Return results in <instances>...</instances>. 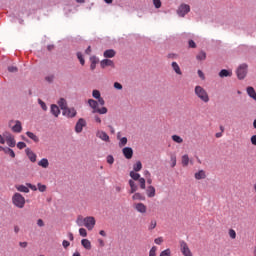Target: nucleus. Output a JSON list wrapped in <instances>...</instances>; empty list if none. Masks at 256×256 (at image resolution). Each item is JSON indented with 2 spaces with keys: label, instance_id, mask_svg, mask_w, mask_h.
<instances>
[{
  "label": "nucleus",
  "instance_id": "55",
  "mask_svg": "<svg viewBox=\"0 0 256 256\" xmlns=\"http://www.w3.org/2000/svg\"><path fill=\"white\" fill-rule=\"evenodd\" d=\"M188 45L191 49H195L197 47V44L193 40H189Z\"/></svg>",
  "mask_w": 256,
  "mask_h": 256
},
{
  "label": "nucleus",
  "instance_id": "46",
  "mask_svg": "<svg viewBox=\"0 0 256 256\" xmlns=\"http://www.w3.org/2000/svg\"><path fill=\"white\" fill-rule=\"evenodd\" d=\"M38 103L41 107V109H43V111H47V104H45V102L41 99H38Z\"/></svg>",
  "mask_w": 256,
  "mask_h": 256
},
{
  "label": "nucleus",
  "instance_id": "8",
  "mask_svg": "<svg viewBox=\"0 0 256 256\" xmlns=\"http://www.w3.org/2000/svg\"><path fill=\"white\" fill-rule=\"evenodd\" d=\"M87 126V121H85V119L80 118L76 125H75V131L76 133H81L83 131V127Z\"/></svg>",
  "mask_w": 256,
  "mask_h": 256
},
{
  "label": "nucleus",
  "instance_id": "17",
  "mask_svg": "<svg viewBox=\"0 0 256 256\" xmlns=\"http://www.w3.org/2000/svg\"><path fill=\"white\" fill-rule=\"evenodd\" d=\"M14 133H21L23 131V126H21V121L17 120L16 124L12 127Z\"/></svg>",
  "mask_w": 256,
  "mask_h": 256
},
{
  "label": "nucleus",
  "instance_id": "6",
  "mask_svg": "<svg viewBox=\"0 0 256 256\" xmlns=\"http://www.w3.org/2000/svg\"><path fill=\"white\" fill-rule=\"evenodd\" d=\"M247 67V64H241L238 67L236 71L238 79H245V77H247Z\"/></svg>",
  "mask_w": 256,
  "mask_h": 256
},
{
  "label": "nucleus",
  "instance_id": "34",
  "mask_svg": "<svg viewBox=\"0 0 256 256\" xmlns=\"http://www.w3.org/2000/svg\"><path fill=\"white\" fill-rule=\"evenodd\" d=\"M130 177L133 181H139L141 179V175L135 171H130Z\"/></svg>",
  "mask_w": 256,
  "mask_h": 256
},
{
  "label": "nucleus",
  "instance_id": "26",
  "mask_svg": "<svg viewBox=\"0 0 256 256\" xmlns=\"http://www.w3.org/2000/svg\"><path fill=\"white\" fill-rule=\"evenodd\" d=\"M27 137H29V139H32V141H34V143H39V137L37 135H35V133L33 132H26Z\"/></svg>",
  "mask_w": 256,
  "mask_h": 256
},
{
  "label": "nucleus",
  "instance_id": "59",
  "mask_svg": "<svg viewBox=\"0 0 256 256\" xmlns=\"http://www.w3.org/2000/svg\"><path fill=\"white\" fill-rule=\"evenodd\" d=\"M37 225H38V227H45V222H43V219H38Z\"/></svg>",
  "mask_w": 256,
  "mask_h": 256
},
{
  "label": "nucleus",
  "instance_id": "38",
  "mask_svg": "<svg viewBox=\"0 0 256 256\" xmlns=\"http://www.w3.org/2000/svg\"><path fill=\"white\" fill-rule=\"evenodd\" d=\"M189 165V155L185 154L182 156V166L187 167Z\"/></svg>",
  "mask_w": 256,
  "mask_h": 256
},
{
  "label": "nucleus",
  "instance_id": "50",
  "mask_svg": "<svg viewBox=\"0 0 256 256\" xmlns=\"http://www.w3.org/2000/svg\"><path fill=\"white\" fill-rule=\"evenodd\" d=\"M79 235L81 237H87V230L85 228H80L79 229Z\"/></svg>",
  "mask_w": 256,
  "mask_h": 256
},
{
  "label": "nucleus",
  "instance_id": "21",
  "mask_svg": "<svg viewBox=\"0 0 256 256\" xmlns=\"http://www.w3.org/2000/svg\"><path fill=\"white\" fill-rule=\"evenodd\" d=\"M88 105L89 107H91V109H93V111H96L98 109L97 107L99 106V102H97V100L94 99H89Z\"/></svg>",
  "mask_w": 256,
  "mask_h": 256
},
{
  "label": "nucleus",
  "instance_id": "30",
  "mask_svg": "<svg viewBox=\"0 0 256 256\" xmlns=\"http://www.w3.org/2000/svg\"><path fill=\"white\" fill-rule=\"evenodd\" d=\"M196 59L198 61H205L207 59V53H205V51H200L197 56Z\"/></svg>",
  "mask_w": 256,
  "mask_h": 256
},
{
  "label": "nucleus",
  "instance_id": "52",
  "mask_svg": "<svg viewBox=\"0 0 256 256\" xmlns=\"http://www.w3.org/2000/svg\"><path fill=\"white\" fill-rule=\"evenodd\" d=\"M155 227H157V221L152 220V221L150 222V225H149V230H150V231H153V229H155Z\"/></svg>",
  "mask_w": 256,
  "mask_h": 256
},
{
  "label": "nucleus",
  "instance_id": "1",
  "mask_svg": "<svg viewBox=\"0 0 256 256\" xmlns=\"http://www.w3.org/2000/svg\"><path fill=\"white\" fill-rule=\"evenodd\" d=\"M194 93L200 101H203V103H209V93H207V90H205L203 87L196 86Z\"/></svg>",
  "mask_w": 256,
  "mask_h": 256
},
{
  "label": "nucleus",
  "instance_id": "49",
  "mask_svg": "<svg viewBox=\"0 0 256 256\" xmlns=\"http://www.w3.org/2000/svg\"><path fill=\"white\" fill-rule=\"evenodd\" d=\"M138 182H139V185H140V189H146L145 178L138 179Z\"/></svg>",
  "mask_w": 256,
  "mask_h": 256
},
{
  "label": "nucleus",
  "instance_id": "61",
  "mask_svg": "<svg viewBox=\"0 0 256 256\" xmlns=\"http://www.w3.org/2000/svg\"><path fill=\"white\" fill-rule=\"evenodd\" d=\"M198 76L200 77V79H205V74L201 70H198Z\"/></svg>",
  "mask_w": 256,
  "mask_h": 256
},
{
  "label": "nucleus",
  "instance_id": "3",
  "mask_svg": "<svg viewBox=\"0 0 256 256\" xmlns=\"http://www.w3.org/2000/svg\"><path fill=\"white\" fill-rule=\"evenodd\" d=\"M180 251L183 256H193V252H191V248H189V244L184 240L180 241Z\"/></svg>",
  "mask_w": 256,
  "mask_h": 256
},
{
  "label": "nucleus",
  "instance_id": "60",
  "mask_svg": "<svg viewBox=\"0 0 256 256\" xmlns=\"http://www.w3.org/2000/svg\"><path fill=\"white\" fill-rule=\"evenodd\" d=\"M62 245H63L64 249H67V247H69V245H71V243H69V241H67V240H64L62 242Z\"/></svg>",
  "mask_w": 256,
  "mask_h": 256
},
{
  "label": "nucleus",
  "instance_id": "11",
  "mask_svg": "<svg viewBox=\"0 0 256 256\" xmlns=\"http://www.w3.org/2000/svg\"><path fill=\"white\" fill-rule=\"evenodd\" d=\"M100 66L102 69H105L106 67H112L114 69L115 67V62H113V60H109V59H103L100 62Z\"/></svg>",
  "mask_w": 256,
  "mask_h": 256
},
{
  "label": "nucleus",
  "instance_id": "29",
  "mask_svg": "<svg viewBox=\"0 0 256 256\" xmlns=\"http://www.w3.org/2000/svg\"><path fill=\"white\" fill-rule=\"evenodd\" d=\"M147 196L152 198L155 197V187L154 186H148L146 190Z\"/></svg>",
  "mask_w": 256,
  "mask_h": 256
},
{
  "label": "nucleus",
  "instance_id": "27",
  "mask_svg": "<svg viewBox=\"0 0 256 256\" xmlns=\"http://www.w3.org/2000/svg\"><path fill=\"white\" fill-rule=\"evenodd\" d=\"M58 105L59 107L62 109V111L66 110L68 108L67 106V100H65V98H61L59 101H58Z\"/></svg>",
  "mask_w": 256,
  "mask_h": 256
},
{
  "label": "nucleus",
  "instance_id": "12",
  "mask_svg": "<svg viewBox=\"0 0 256 256\" xmlns=\"http://www.w3.org/2000/svg\"><path fill=\"white\" fill-rule=\"evenodd\" d=\"M122 153L126 159H133V148L125 147L122 149Z\"/></svg>",
  "mask_w": 256,
  "mask_h": 256
},
{
  "label": "nucleus",
  "instance_id": "16",
  "mask_svg": "<svg viewBox=\"0 0 256 256\" xmlns=\"http://www.w3.org/2000/svg\"><path fill=\"white\" fill-rule=\"evenodd\" d=\"M96 136L101 139L102 141L109 142V135L105 133V131H98Z\"/></svg>",
  "mask_w": 256,
  "mask_h": 256
},
{
  "label": "nucleus",
  "instance_id": "18",
  "mask_svg": "<svg viewBox=\"0 0 256 256\" xmlns=\"http://www.w3.org/2000/svg\"><path fill=\"white\" fill-rule=\"evenodd\" d=\"M51 113L54 115V117H59L61 114V110H59V106L52 104L51 105Z\"/></svg>",
  "mask_w": 256,
  "mask_h": 256
},
{
  "label": "nucleus",
  "instance_id": "4",
  "mask_svg": "<svg viewBox=\"0 0 256 256\" xmlns=\"http://www.w3.org/2000/svg\"><path fill=\"white\" fill-rule=\"evenodd\" d=\"M95 217L93 216H88L84 218V227L88 229V231H93L95 229Z\"/></svg>",
  "mask_w": 256,
  "mask_h": 256
},
{
  "label": "nucleus",
  "instance_id": "58",
  "mask_svg": "<svg viewBox=\"0 0 256 256\" xmlns=\"http://www.w3.org/2000/svg\"><path fill=\"white\" fill-rule=\"evenodd\" d=\"M26 185L32 191H37V186H35V185L31 184V183H27Z\"/></svg>",
  "mask_w": 256,
  "mask_h": 256
},
{
  "label": "nucleus",
  "instance_id": "44",
  "mask_svg": "<svg viewBox=\"0 0 256 256\" xmlns=\"http://www.w3.org/2000/svg\"><path fill=\"white\" fill-rule=\"evenodd\" d=\"M92 97H94V99H100L101 98V92H99V90H93Z\"/></svg>",
  "mask_w": 256,
  "mask_h": 256
},
{
  "label": "nucleus",
  "instance_id": "25",
  "mask_svg": "<svg viewBox=\"0 0 256 256\" xmlns=\"http://www.w3.org/2000/svg\"><path fill=\"white\" fill-rule=\"evenodd\" d=\"M115 54H116L115 50L109 49V50H106V51L104 52V57H105L106 59H112V57H114Z\"/></svg>",
  "mask_w": 256,
  "mask_h": 256
},
{
  "label": "nucleus",
  "instance_id": "35",
  "mask_svg": "<svg viewBox=\"0 0 256 256\" xmlns=\"http://www.w3.org/2000/svg\"><path fill=\"white\" fill-rule=\"evenodd\" d=\"M129 185H130V193L133 194L137 191V185L135 184V181L129 180Z\"/></svg>",
  "mask_w": 256,
  "mask_h": 256
},
{
  "label": "nucleus",
  "instance_id": "24",
  "mask_svg": "<svg viewBox=\"0 0 256 256\" xmlns=\"http://www.w3.org/2000/svg\"><path fill=\"white\" fill-rule=\"evenodd\" d=\"M247 94L249 95V97H251L252 99H254V101H256V92H255V88L249 86L247 88Z\"/></svg>",
  "mask_w": 256,
  "mask_h": 256
},
{
  "label": "nucleus",
  "instance_id": "33",
  "mask_svg": "<svg viewBox=\"0 0 256 256\" xmlns=\"http://www.w3.org/2000/svg\"><path fill=\"white\" fill-rule=\"evenodd\" d=\"M134 172L139 173L141 169H143V164L141 161H137L136 164L133 165Z\"/></svg>",
  "mask_w": 256,
  "mask_h": 256
},
{
  "label": "nucleus",
  "instance_id": "28",
  "mask_svg": "<svg viewBox=\"0 0 256 256\" xmlns=\"http://www.w3.org/2000/svg\"><path fill=\"white\" fill-rule=\"evenodd\" d=\"M39 167H43V169H47L49 167V160L47 158H43L38 162Z\"/></svg>",
  "mask_w": 256,
  "mask_h": 256
},
{
  "label": "nucleus",
  "instance_id": "43",
  "mask_svg": "<svg viewBox=\"0 0 256 256\" xmlns=\"http://www.w3.org/2000/svg\"><path fill=\"white\" fill-rule=\"evenodd\" d=\"M77 59L80 61V65H85V59L83 58V54L81 52L77 53Z\"/></svg>",
  "mask_w": 256,
  "mask_h": 256
},
{
  "label": "nucleus",
  "instance_id": "53",
  "mask_svg": "<svg viewBox=\"0 0 256 256\" xmlns=\"http://www.w3.org/2000/svg\"><path fill=\"white\" fill-rule=\"evenodd\" d=\"M114 89H117L118 91H121V89H123V85H121V83H119V82H115L114 83Z\"/></svg>",
  "mask_w": 256,
  "mask_h": 256
},
{
  "label": "nucleus",
  "instance_id": "14",
  "mask_svg": "<svg viewBox=\"0 0 256 256\" xmlns=\"http://www.w3.org/2000/svg\"><path fill=\"white\" fill-rule=\"evenodd\" d=\"M134 207L138 213H147V206L143 203H137Z\"/></svg>",
  "mask_w": 256,
  "mask_h": 256
},
{
  "label": "nucleus",
  "instance_id": "10",
  "mask_svg": "<svg viewBox=\"0 0 256 256\" xmlns=\"http://www.w3.org/2000/svg\"><path fill=\"white\" fill-rule=\"evenodd\" d=\"M25 153L31 163H35V161H37V154H35L31 148H26Z\"/></svg>",
  "mask_w": 256,
  "mask_h": 256
},
{
  "label": "nucleus",
  "instance_id": "37",
  "mask_svg": "<svg viewBox=\"0 0 256 256\" xmlns=\"http://www.w3.org/2000/svg\"><path fill=\"white\" fill-rule=\"evenodd\" d=\"M76 223L78 227H85V218H83V216H78Z\"/></svg>",
  "mask_w": 256,
  "mask_h": 256
},
{
  "label": "nucleus",
  "instance_id": "57",
  "mask_svg": "<svg viewBox=\"0 0 256 256\" xmlns=\"http://www.w3.org/2000/svg\"><path fill=\"white\" fill-rule=\"evenodd\" d=\"M154 243L156 245H161V243H163V237H158L154 240Z\"/></svg>",
  "mask_w": 256,
  "mask_h": 256
},
{
  "label": "nucleus",
  "instance_id": "2",
  "mask_svg": "<svg viewBox=\"0 0 256 256\" xmlns=\"http://www.w3.org/2000/svg\"><path fill=\"white\" fill-rule=\"evenodd\" d=\"M12 203L18 209H23V207H25V197H23V195H21L20 193H15L12 196Z\"/></svg>",
  "mask_w": 256,
  "mask_h": 256
},
{
  "label": "nucleus",
  "instance_id": "48",
  "mask_svg": "<svg viewBox=\"0 0 256 256\" xmlns=\"http://www.w3.org/2000/svg\"><path fill=\"white\" fill-rule=\"evenodd\" d=\"M170 160L172 163L171 167H175L177 165V156L171 155Z\"/></svg>",
  "mask_w": 256,
  "mask_h": 256
},
{
  "label": "nucleus",
  "instance_id": "31",
  "mask_svg": "<svg viewBox=\"0 0 256 256\" xmlns=\"http://www.w3.org/2000/svg\"><path fill=\"white\" fill-rule=\"evenodd\" d=\"M17 191H20V193H29V186L25 185H18L16 186Z\"/></svg>",
  "mask_w": 256,
  "mask_h": 256
},
{
  "label": "nucleus",
  "instance_id": "22",
  "mask_svg": "<svg viewBox=\"0 0 256 256\" xmlns=\"http://www.w3.org/2000/svg\"><path fill=\"white\" fill-rule=\"evenodd\" d=\"M81 245L84 247V249H87V251H91V241H89V239H82Z\"/></svg>",
  "mask_w": 256,
  "mask_h": 256
},
{
  "label": "nucleus",
  "instance_id": "20",
  "mask_svg": "<svg viewBox=\"0 0 256 256\" xmlns=\"http://www.w3.org/2000/svg\"><path fill=\"white\" fill-rule=\"evenodd\" d=\"M172 69L176 73V75H183L181 67H179V64H177V62H172Z\"/></svg>",
  "mask_w": 256,
  "mask_h": 256
},
{
  "label": "nucleus",
  "instance_id": "51",
  "mask_svg": "<svg viewBox=\"0 0 256 256\" xmlns=\"http://www.w3.org/2000/svg\"><path fill=\"white\" fill-rule=\"evenodd\" d=\"M153 5L156 9H161V0H153Z\"/></svg>",
  "mask_w": 256,
  "mask_h": 256
},
{
  "label": "nucleus",
  "instance_id": "15",
  "mask_svg": "<svg viewBox=\"0 0 256 256\" xmlns=\"http://www.w3.org/2000/svg\"><path fill=\"white\" fill-rule=\"evenodd\" d=\"M194 177L195 179H197V181H201V179L207 178V174L205 173L204 170H200L194 174Z\"/></svg>",
  "mask_w": 256,
  "mask_h": 256
},
{
  "label": "nucleus",
  "instance_id": "64",
  "mask_svg": "<svg viewBox=\"0 0 256 256\" xmlns=\"http://www.w3.org/2000/svg\"><path fill=\"white\" fill-rule=\"evenodd\" d=\"M19 245H20V247L25 249L27 247L28 243L27 242H20Z\"/></svg>",
  "mask_w": 256,
  "mask_h": 256
},
{
  "label": "nucleus",
  "instance_id": "62",
  "mask_svg": "<svg viewBox=\"0 0 256 256\" xmlns=\"http://www.w3.org/2000/svg\"><path fill=\"white\" fill-rule=\"evenodd\" d=\"M98 103L100 105H105V100L103 99V97L98 98Z\"/></svg>",
  "mask_w": 256,
  "mask_h": 256
},
{
  "label": "nucleus",
  "instance_id": "45",
  "mask_svg": "<svg viewBox=\"0 0 256 256\" xmlns=\"http://www.w3.org/2000/svg\"><path fill=\"white\" fill-rule=\"evenodd\" d=\"M149 256H157V246H153L149 251Z\"/></svg>",
  "mask_w": 256,
  "mask_h": 256
},
{
  "label": "nucleus",
  "instance_id": "32",
  "mask_svg": "<svg viewBox=\"0 0 256 256\" xmlns=\"http://www.w3.org/2000/svg\"><path fill=\"white\" fill-rule=\"evenodd\" d=\"M133 201H145V196H143V194L141 193H135L132 196Z\"/></svg>",
  "mask_w": 256,
  "mask_h": 256
},
{
  "label": "nucleus",
  "instance_id": "36",
  "mask_svg": "<svg viewBox=\"0 0 256 256\" xmlns=\"http://www.w3.org/2000/svg\"><path fill=\"white\" fill-rule=\"evenodd\" d=\"M107 107L97 108L96 110L92 111V113H99V115H106Z\"/></svg>",
  "mask_w": 256,
  "mask_h": 256
},
{
  "label": "nucleus",
  "instance_id": "39",
  "mask_svg": "<svg viewBox=\"0 0 256 256\" xmlns=\"http://www.w3.org/2000/svg\"><path fill=\"white\" fill-rule=\"evenodd\" d=\"M4 153H6V155H10V157H12V159H15V151H13V149L5 148Z\"/></svg>",
  "mask_w": 256,
  "mask_h": 256
},
{
  "label": "nucleus",
  "instance_id": "9",
  "mask_svg": "<svg viewBox=\"0 0 256 256\" xmlns=\"http://www.w3.org/2000/svg\"><path fill=\"white\" fill-rule=\"evenodd\" d=\"M4 138L6 139V143L8 147H15L16 142H15V137L11 135L10 133H5L3 134Z\"/></svg>",
  "mask_w": 256,
  "mask_h": 256
},
{
  "label": "nucleus",
  "instance_id": "63",
  "mask_svg": "<svg viewBox=\"0 0 256 256\" xmlns=\"http://www.w3.org/2000/svg\"><path fill=\"white\" fill-rule=\"evenodd\" d=\"M251 143H252V145H256V135H253L251 137Z\"/></svg>",
  "mask_w": 256,
  "mask_h": 256
},
{
  "label": "nucleus",
  "instance_id": "54",
  "mask_svg": "<svg viewBox=\"0 0 256 256\" xmlns=\"http://www.w3.org/2000/svg\"><path fill=\"white\" fill-rule=\"evenodd\" d=\"M8 71L9 73H17L18 69L15 66H9Z\"/></svg>",
  "mask_w": 256,
  "mask_h": 256
},
{
  "label": "nucleus",
  "instance_id": "41",
  "mask_svg": "<svg viewBox=\"0 0 256 256\" xmlns=\"http://www.w3.org/2000/svg\"><path fill=\"white\" fill-rule=\"evenodd\" d=\"M38 187V191H40V193H45V191H47V186L41 183L37 184Z\"/></svg>",
  "mask_w": 256,
  "mask_h": 256
},
{
  "label": "nucleus",
  "instance_id": "40",
  "mask_svg": "<svg viewBox=\"0 0 256 256\" xmlns=\"http://www.w3.org/2000/svg\"><path fill=\"white\" fill-rule=\"evenodd\" d=\"M172 141H174V143L181 144V143H183V138H181V136H179V135H173L172 136Z\"/></svg>",
  "mask_w": 256,
  "mask_h": 256
},
{
  "label": "nucleus",
  "instance_id": "42",
  "mask_svg": "<svg viewBox=\"0 0 256 256\" xmlns=\"http://www.w3.org/2000/svg\"><path fill=\"white\" fill-rule=\"evenodd\" d=\"M228 235H229V237H230L231 239H237V232H235L234 229H230V230L228 231Z\"/></svg>",
  "mask_w": 256,
  "mask_h": 256
},
{
  "label": "nucleus",
  "instance_id": "5",
  "mask_svg": "<svg viewBox=\"0 0 256 256\" xmlns=\"http://www.w3.org/2000/svg\"><path fill=\"white\" fill-rule=\"evenodd\" d=\"M190 11L191 6H189V4H181L178 7L177 14L179 15V17H185Z\"/></svg>",
  "mask_w": 256,
  "mask_h": 256
},
{
  "label": "nucleus",
  "instance_id": "47",
  "mask_svg": "<svg viewBox=\"0 0 256 256\" xmlns=\"http://www.w3.org/2000/svg\"><path fill=\"white\" fill-rule=\"evenodd\" d=\"M106 161L109 165H113V163H115V158H113V155H108Z\"/></svg>",
  "mask_w": 256,
  "mask_h": 256
},
{
  "label": "nucleus",
  "instance_id": "19",
  "mask_svg": "<svg viewBox=\"0 0 256 256\" xmlns=\"http://www.w3.org/2000/svg\"><path fill=\"white\" fill-rule=\"evenodd\" d=\"M117 139H119V147H125V145H127V137H122L121 138V133L118 132L117 133Z\"/></svg>",
  "mask_w": 256,
  "mask_h": 256
},
{
  "label": "nucleus",
  "instance_id": "56",
  "mask_svg": "<svg viewBox=\"0 0 256 256\" xmlns=\"http://www.w3.org/2000/svg\"><path fill=\"white\" fill-rule=\"evenodd\" d=\"M17 147L18 149H25V147H27V144H25V142H18Z\"/></svg>",
  "mask_w": 256,
  "mask_h": 256
},
{
  "label": "nucleus",
  "instance_id": "23",
  "mask_svg": "<svg viewBox=\"0 0 256 256\" xmlns=\"http://www.w3.org/2000/svg\"><path fill=\"white\" fill-rule=\"evenodd\" d=\"M233 75V72L231 70L223 69L219 72V77H231Z\"/></svg>",
  "mask_w": 256,
  "mask_h": 256
},
{
  "label": "nucleus",
  "instance_id": "7",
  "mask_svg": "<svg viewBox=\"0 0 256 256\" xmlns=\"http://www.w3.org/2000/svg\"><path fill=\"white\" fill-rule=\"evenodd\" d=\"M62 115H64V117H68V119H73V117H77V110H75V108L68 107L62 111Z\"/></svg>",
  "mask_w": 256,
  "mask_h": 256
},
{
  "label": "nucleus",
  "instance_id": "13",
  "mask_svg": "<svg viewBox=\"0 0 256 256\" xmlns=\"http://www.w3.org/2000/svg\"><path fill=\"white\" fill-rule=\"evenodd\" d=\"M90 63L91 71H95V69L97 68V63H99V58H97L96 56L90 57Z\"/></svg>",
  "mask_w": 256,
  "mask_h": 256
}]
</instances>
